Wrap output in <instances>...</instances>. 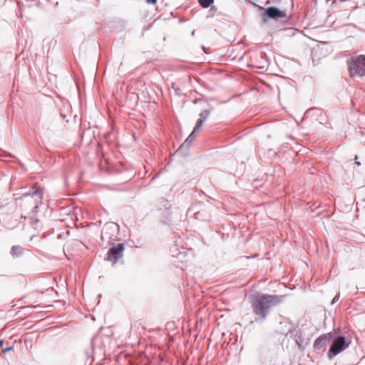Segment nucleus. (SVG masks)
<instances>
[{"instance_id": "obj_4", "label": "nucleus", "mask_w": 365, "mask_h": 365, "mask_svg": "<svg viewBox=\"0 0 365 365\" xmlns=\"http://www.w3.org/2000/svg\"><path fill=\"white\" fill-rule=\"evenodd\" d=\"M349 346V344L346 343L345 337L339 336L336 337L332 342L329 351L328 356L329 359L335 356L336 355L341 353Z\"/></svg>"}, {"instance_id": "obj_12", "label": "nucleus", "mask_w": 365, "mask_h": 365, "mask_svg": "<svg viewBox=\"0 0 365 365\" xmlns=\"http://www.w3.org/2000/svg\"><path fill=\"white\" fill-rule=\"evenodd\" d=\"M118 229V225L111 223L109 225H107L103 230V235L106 234V230H115Z\"/></svg>"}, {"instance_id": "obj_13", "label": "nucleus", "mask_w": 365, "mask_h": 365, "mask_svg": "<svg viewBox=\"0 0 365 365\" xmlns=\"http://www.w3.org/2000/svg\"><path fill=\"white\" fill-rule=\"evenodd\" d=\"M204 123V121L202 120H197V124L195 126L193 130H192V133H195L196 131H197L200 127L202 126V125Z\"/></svg>"}, {"instance_id": "obj_17", "label": "nucleus", "mask_w": 365, "mask_h": 365, "mask_svg": "<svg viewBox=\"0 0 365 365\" xmlns=\"http://www.w3.org/2000/svg\"><path fill=\"white\" fill-rule=\"evenodd\" d=\"M339 294L336 295V296L334 298V299L332 300L331 304H334V303L335 302V301H336V300H337V299H339Z\"/></svg>"}, {"instance_id": "obj_16", "label": "nucleus", "mask_w": 365, "mask_h": 365, "mask_svg": "<svg viewBox=\"0 0 365 365\" xmlns=\"http://www.w3.org/2000/svg\"><path fill=\"white\" fill-rule=\"evenodd\" d=\"M38 223V220H36L35 221L33 222V226L36 228L37 227V224Z\"/></svg>"}, {"instance_id": "obj_7", "label": "nucleus", "mask_w": 365, "mask_h": 365, "mask_svg": "<svg viewBox=\"0 0 365 365\" xmlns=\"http://www.w3.org/2000/svg\"><path fill=\"white\" fill-rule=\"evenodd\" d=\"M193 134L192 132L188 135L185 142L180 145L179 149L177 150L176 153L180 155H185L184 150L187 149V148L190 145V144L193 141Z\"/></svg>"}, {"instance_id": "obj_21", "label": "nucleus", "mask_w": 365, "mask_h": 365, "mask_svg": "<svg viewBox=\"0 0 365 365\" xmlns=\"http://www.w3.org/2000/svg\"><path fill=\"white\" fill-rule=\"evenodd\" d=\"M3 344V341L0 339V346Z\"/></svg>"}, {"instance_id": "obj_19", "label": "nucleus", "mask_w": 365, "mask_h": 365, "mask_svg": "<svg viewBox=\"0 0 365 365\" xmlns=\"http://www.w3.org/2000/svg\"><path fill=\"white\" fill-rule=\"evenodd\" d=\"M356 164L357 165H361V163H360V162H359V161H356Z\"/></svg>"}, {"instance_id": "obj_14", "label": "nucleus", "mask_w": 365, "mask_h": 365, "mask_svg": "<svg viewBox=\"0 0 365 365\" xmlns=\"http://www.w3.org/2000/svg\"><path fill=\"white\" fill-rule=\"evenodd\" d=\"M282 0H267L266 4H279Z\"/></svg>"}, {"instance_id": "obj_15", "label": "nucleus", "mask_w": 365, "mask_h": 365, "mask_svg": "<svg viewBox=\"0 0 365 365\" xmlns=\"http://www.w3.org/2000/svg\"><path fill=\"white\" fill-rule=\"evenodd\" d=\"M12 349H13V346H9V347H7V348L4 349L2 350V352H3L4 354H5V353H6V352H8V351H11V350H12Z\"/></svg>"}, {"instance_id": "obj_20", "label": "nucleus", "mask_w": 365, "mask_h": 365, "mask_svg": "<svg viewBox=\"0 0 365 365\" xmlns=\"http://www.w3.org/2000/svg\"><path fill=\"white\" fill-rule=\"evenodd\" d=\"M296 342H297V345L299 346V347H300L301 344L299 343V341L297 340H296Z\"/></svg>"}, {"instance_id": "obj_10", "label": "nucleus", "mask_w": 365, "mask_h": 365, "mask_svg": "<svg viewBox=\"0 0 365 365\" xmlns=\"http://www.w3.org/2000/svg\"><path fill=\"white\" fill-rule=\"evenodd\" d=\"M211 110L212 108L203 110L199 115V120L205 122L210 115Z\"/></svg>"}, {"instance_id": "obj_9", "label": "nucleus", "mask_w": 365, "mask_h": 365, "mask_svg": "<svg viewBox=\"0 0 365 365\" xmlns=\"http://www.w3.org/2000/svg\"><path fill=\"white\" fill-rule=\"evenodd\" d=\"M327 342V338L324 337H319L317 339L314 341V346L318 348H322L325 346V344Z\"/></svg>"}, {"instance_id": "obj_11", "label": "nucleus", "mask_w": 365, "mask_h": 365, "mask_svg": "<svg viewBox=\"0 0 365 365\" xmlns=\"http://www.w3.org/2000/svg\"><path fill=\"white\" fill-rule=\"evenodd\" d=\"M198 2L203 8H207L213 2V0H198Z\"/></svg>"}, {"instance_id": "obj_5", "label": "nucleus", "mask_w": 365, "mask_h": 365, "mask_svg": "<svg viewBox=\"0 0 365 365\" xmlns=\"http://www.w3.org/2000/svg\"><path fill=\"white\" fill-rule=\"evenodd\" d=\"M125 245L123 243H119L116 246H113L108 251L105 260L112 262L115 264L118 260L123 256Z\"/></svg>"}, {"instance_id": "obj_3", "label": "nucleus", "mask_w": 365, "mask_h": 365, "mask_svg": "<svg viewBox=\"0 0 365 365\" xmlns=\"http://www.w3.org/2000/svg\"><path fill=\"white\" fill-rule=\"evenodd\" d=\"M21 199L26 203L33 205L34 212H36L43 200V192L41 189L35 188L32 192H25L22 195Z\"/></svg>"}, {"instance_id": "obj_2", "label": "nucleus", "mask_w": 365, "mask_h": 365, "mask_svg": "<svg viewBox=\"0 0 365 365\" xmlns=\"http://www.w3.org/2000/svg\"><path fill=\"white\" fill-rule=\"evenodd\" d=\"M349 71L352 77L365 76V56L352 57L349 63Z\"/></svg>"}, {"instance_id": "obj_1", "label": "nucleus", "mask_w": 365, "mask_h": 365, "mask_svg": "<svg viewBox=\"0 0 365 365\" xmlns=\"http://www.w3.org/2000/svg\"><path fill=\"white\" fill-rule=\"evenodd\" d=\"M284 296L260 294L252 303L254 312L262 319H266L271 309L282 302Z\"/></svg>"}, {"instance_id": "obj_6", "label": "nucleus", "mask_w": 365, "mask_h": 365, "mask_svg": "<svg viewBox=\"0 0 365 365\" xmlns=\"http://www.w3.org/2000/svg\"><path fill=\"white\" fill-rule=\"evenodd\" d=\"M286 13L284 11H281L279 9L269 6L268 7L265 11L262 14L263 22L266 23L267 18L273 19L275 20H278L279 19L285 18Z\"/></svg>"}, {"instance_id": "obj_8", "label": "nucleus", "mask_w": 365, "mask_h": 365, "mask_svg": "<svg viewBox=\"0 0 365 365\" xmlns=\"http://www.w3.org/2000/svg\"><path fill=\"white\" fill-rule=\"evenodd\" d=\"M23 248L19 245H14L11 247L10 254L13 257H19L22 255Z\"/></svg>"}, {"instance_id": "obj_18", "label": "nucleus", "mask_w": 365, "mask_h": 365, "mask_svg": "<svg viewBox=\"0 0 365 365\" xmlns=\"http://www.w3.org/2000/svg\"><path fill=\"white\" fill-rule=\"evenodd\" d=\"M147 2L148 4H154L156 2V0H147Z\"/></svg>"}]
</instances>
